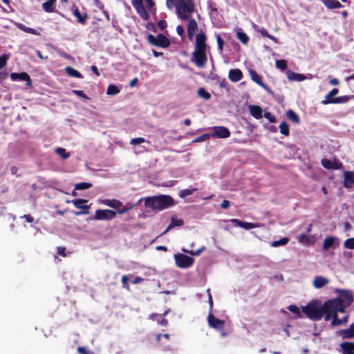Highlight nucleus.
I'll use <instances>...</instances> for the list:
<instances>
[{
  "label": "nucleus",
  "instance_id": "f3484780",
  "mask_svg": "<svg viewBox=\"0 0 354 354\" xmlns=\"http://www.w3.org/2000/svg\"><path fill=\"white\" fill-rule=\"evenodd\" d=\"M183 225H184V221L182 219H178V218H175L174 216H172L171 218L170 224L168 225V227L166 228V230L162 234H160L159 236H157V238L167 234L170 230H171L174 227H181Z\"/></svg>",
  "mask_w": 354,
  "mask_h": 354
},
{
  "label": "nucleus",
  "instance_id": "bb28decb",
  "mask_svg": "<svg viewBox=\"0 0 354 354\" xmlns=\"http://www.w3.org/2000/svg\"><path fill=\"white\" fill-rule=\"evenodd\" d=\"M339 92L337 88H333L325 97V99L322 101V104H333V100L335 97H333L336 95Z\"/></svg>",
  "mask_w": 354,
  "mask_h": 354
},
{
  "label": "nucleus",
  "instance_id": "6e6d98bb",
  "mask_svg": "<svg viewBox=\"0 0 354 354\" xmlns=\"http://www.w3.org/2000/svg\"><path fill=\"white\" fill-rule=\"evenodd\" d=\"M72 92L78 97H82L86 100L89 99V97L82 91L73 90Z\"/></svg>",
  "mask_w": 354,
  "mask_h": 354
},
{
  "label": "nucleus",
  "instance_id": "09e8293b",
  "mask_svg": "<svg viewBox=\"0 0 354 354\" xmlns=\"http://www.w3.org/2000/svg\"><path fill=\"white\" fill-rule=\"evenodd\" d=\"M210 138V135L209 133H204L203 135H201L200 136L197 137L194 140V142H203V141H205V140H207L208 139H209Z\"/></svg>",
  "mask_w": 354,
  "mask_h": 354
},
{
  "label": "nucleus",
  "instance_id": "6ab92c4d",
  "mask_svg": "<svg viewBox=\"0 0 354 354\" xmlns=\"http://www.w3.org/2000/svg\"><path fill=\"white\" fill-rule=\"evenodd\" d=\"M337 334L342 336L343 339H350L354 337V323H353L349 328L340 330L337 332Z\"/></svg>",
  "mask_w": 354,
  "mask_h": 354
},
{
  "label": "nucleus",
  "instance_id": "052dcab7",
  "mask_svg": "<svg viewBox=\"0 0 354 354\" xmlns=\"http://www.w3.org/2000/svg\"><path fill=\"white\" fill-rule=\"evenodd\" d=\"M176 0H167L166 1V5L169 8L171 9L173 6H175L176 8Z\"/></svg>",
  "mask_w": 354,
  "mask_h": 354
},
{
  "label": "nucleus",
  "instance_id": "ea45409f",
  "mask_svg": "<svg viewBox=\"0 0 354 354\" xmlns=\"http://www.w3.org/2000/svg\"><path fill=\"white\" fill-rule=\"evenodd\" d=\"M18 27L19 28V29H21V30L26 32H28V33H30V34H32V35H39V32H38L36 30L32 28H29V27H26V26H24V24H19Z\"/></svg>",
  "mask_w": 354,
  "mask_h": 354
},
{
  "label": "nucleus",
  "instance_id": "37998d69",
  "mask_svg": "<svg viewBox=\"0 0 354 354\" xmlns=\"http://www.w3.org/2000/svg\"><path fill=\"white\" fill-rule=\"evenodd\" d=\"M55 152L57 154L59 155L63 158V159H67L70 157V153L66 151L65 149L62 147H57L55 149Z\"/></svg>",
  "mask_w": 354,
  "mask_h": 354
},
{
  "label": "nucleus",
  "instance_id": "13d9d810",
  "mask_svg": "<svg viewBox=\"0 0 354 354\" xmlns=\"http://www.w3.org/2000/svg\"><path fill=\"white\" fill-rule=\"evenodd\" d=\"M264 117L272 123L275 122V121H276L275 117L274 115H272V113L270 112H266L264 113Z\"/></svg>",
  "mask_w": 354,
  "mask_h": 354
},
{
  "label": "nucleus",
  "instance_id": "680f3d73",
  "mask_svg": "<svg viewBox=\"0 0 354 354\" xmlns=\"http://www.w3.org/2000/svg\"><path fill=\"white\" fill-rule=\"evenodd\" d=\"M21 218H24L28 223H32L34 221V218L30 214H24L21 216Z\"/></svg>",
  "mask_w": 354,
  "mask_h": 354
},
{
  "label": "nucleus",
  "instance_id": "338daca9",
  "mask_svg": "<svg viewBox=\"0 0 354 354\" xmlns=\"http://www.w3.org/2000/svg\"><path fill=\"white\" fill-rule=\"evenodd\" d=\"M8 57L6 55L0 57V66H5L7 62Z\"/></svg>",
  "mask_w": 354,
  "mask_h": 354
},
{
  "label": "nucleus",
  "instance_id": "6e6552de",
  "mask_svg": "<svg viewBox=\"0 0 354 354\" xmlns=\"http://www.w3.org/2000/svg\"><path fill=\"white\" fill-rule=\"evenodd\" d=\"M207 323L209 327L221 332L222 337H226L227 333L224 330L225 321L216 317L212 313L207 316Z\"/></svg>",
  "mask_w": 354,
  "mask_h": 354
},
{
  "label": "nucleus",
  "instance_id": "412c9836",
  "mask_svg": "<svg viewBox=\"0 0 354 354\" xmlns=\"http://www.w3.org/2000/svg\"><path fill=\"white\" fill-rule=\"evenodd\" d=\"M286 76L290 81L301 82L306 79L303 74L296 73L290 70L286 71Z\"/></svg>",
  "mask_w": 354,
  "mask_h": 354
},
{
  "label": "nucleus",
  "instance_id": "aec40b11",
  "mask_svg": "<svg viewBox=\"0 0 354 354\" xmlns=\"http://www.w3.org/2000/svg\"><path fill=\"white\" fill-rule=\"evenodd\" d=\"M231 222L245 230L253 229L259 226L257 223L245 222L236 218L232 219Z\"/></svg>",
  "mask_w": 354,
  "mask_h": 354
},
{
  "label": "nucleus",
  "instance_id": "7c9ffc66",
  "mask_svg": "<svg viewBox=\"0 0 354 354\" xmlns=\"http://www.w3.org/2000/svg\"><path fill=\"white\" fill-rule=\"evenodd\" d=\"M170 42L169 39L163 35L159 34L157 36L156 46L161 47H167Z\"/></svg>",
  "mask_w": 354,
  "mask_h": 354
},
{
  "label": "nucleus",
  "instance_id": "4c0bfd02",
  "mask_svg": "<svg viewBox=\"0 0 354 354\" xmlns=\"http://www.w3.org/2000/svg\"><path fill=\"white\" fill-rule=\"evenodd\" d=\"M120 93L118 87L114 84H110L106 90V94L108 95H115Z\"/></svg>",
  "mask_w": 354,
  "mask_h": 354
},
{
  "label": "nucleus",
  "instance_id": "4468645a",
  "mask_svg": "<svg viewBox=\"0 0 354 354\" xmlns=\"http://www.w3.org/2000/svg\"><path fill=\"white\" fill-rule=\"evenodd\" d=\"M230 130L223 126H217L213 127L212 136L218 138H227L230 136Z\"/></svg>",
  "mask_w": 354,
  "mask_h": 354
},
{
  "label": "nucleus",
  "instance_id": "423d86ee",
  "mask_svg": "<svg viewBox=\"0 0 354 354\" xmlns=\"http://www.w3.org/2000/svg\"><path fill=\"white\" fill-rule=\"evenodd\" d=\"M142 201V198H140L138 203L135 205H123L122 203L118 200H109L106 199L102 201V203L106 206H109L110 207L116 209L117 211L115 212L122 214L127 211L131 209L133 207L138 205L141 201Z\"/></svg>",
  "mask_w": 354,
  "mask_h": 354
},
{
  "label": "nucleus",
  "instance_id": "f8f14e48",
  "mask_svg": "<svg viewBox=\"0 0 354 354\" xmlns=\"http://www.w3.org/2000/svg\"><path fill=\"white\" fill-rule=\"evenodd\" d=\"M339 312L335 313H329L328 315H326L324 317L325 321H329L332 319L331 321V325L333 326H340L342 324H346L348 322V315H345L343 318L339 319L337 317V313Z\"/></svg>",
  "mask_w": 354,
  "mask_h": 354
},
{
  "label": "nucleus",
  "instance_id": "a18cd8bd",
  "mask_svg": "<svg viewBox=\"0 0 354 354\" xmlns=\"http://www.w3.org/2000/svg\"><path fill=\"white\" fill-rule=\"evenodd\" d=\"M197 190L196 188H192V189H185L180 191L179 196L181 198H184L188 195L192 194L194 192Z\"/></svg>",
  "mask_w": 354,
  "mask_h": 354
},
{
  "label": "nucleus",
  "instance_id": "c9c22d12",
  "mask_svg": "<svg viewBox=\"0 0 354 354\" xmlns=\"http://www.w3.org/2000/svg\"><path fill=\"white\" fill-rule=\"evenodd\" d=\"M297 240L300 243H303L310 244L313 243L312 238L304 233H302L300 235H299L297 237Z\"/></svg>",
  "mask_w": 354,
  "mask_h": 354
},
{
  "label": "nucleus",
  "instance_id": "58836bf2",
  "mask_svg": "<svg viewBox=\"0 0 354 354\" xmlns=\"http://www.w3.org/2000/svg\"><path fill=\"white\" fill-rule=\"evenodd\" d=\"M197 94L200 97L203 98L205 100H208L211 98L210 93L207 92L203 88H200L197 91Z\"/></svg>",
  "mask_w": 354,
  "mask_h": 354
},
{
  "label": "nucleus",
  "instance_id": "a211bd4d",
  "mask_svg": "<svg viewBox=\"0 0 354 354\" xmlns=\"http://www.w3.org/2000/svg\"><path fill=\"white\" fill-rule=\"evenodd\" d=\"M344 187L346 189L351 188L352 184L354 183V171H344Z\"/></svg>",
  "mask_w": 354,
  "mask_h": 354
},
{
  "label": "nucleus",
  "instance_id": "de8ad7c7",
  "mask_svg": "<svg viewBox=\"0 0 354 354\" xmlns=\"http://www.w3.org/2000/svg\"><path fill=\"white\" fill-rule=\"evenodd\" d=\"M344 245L346 248L354 250V238L346 239L344 243Z\"/></svg>",
  "mask_w": 354,
  "mask_h": 354
},
{
  "label": "nucleus",
  "instance_id": "9d476101",
  "mask_svg": "<svg viewBox=\"0 0 354 354\" xmlns=\"http://www.w3.org/2000/svg\"><path fill=\"white\" fill-rule=\"evenodd\" d=\"M116 216V212L111 209H97L93 217V220L97 221H111Z\"/></svg>",
  "mask_w": 354,
  "mask_h": 354
},
{
  "label": "nucleus",
  "instance_id": "f03ea898",
  "mask_svg": "<svg viewBox=\"0 0 354 354\" xmlns=\"http://www.w3.org/2000/svg\"><path fill=\"white\" fill-rule=\"evenodd\" d=\"M145 207L153 211H162L175 204L174 198L169 195H159L146 197Z\"/></svg>",
  "mask_w": 354,
  "mask_h": 354
},
{
  "label": "nucleus",
  "instance_id": "473e14b6",
  "mask_svg": "<svg viewBox=\"0 0 354 354\" xmlns=\"http://www.w3.org/2000/svg\"><path fill=\"white\" fill-rule=\"evenodd\" d=\"M287 118L292 121L295 124L300 122V119L297 114L292 110L290 109L286 112Z\"/></svg>",
  "mask_w": 354,
  "mask_h": 354
},
{
  "label": "nucleus",
  "instance_id": "8fccbe9b",
  "mask_svg": "<svg viewBox=\"0 0 354 354\" xmlns=\"http://www.w3.org/2000/svg\"><path fill=\"white\" fill-rule=\"evenodd\" d=\"M288 309L292 313H295V315H297L298 317H301V313H300V310L299 309V308L297 306H296L295 305H290L288 307Z\"/></svg>",
  "mask_w": 354,
  "mask_h": 354
},
{
  "label": "nucleus",
  "instance_id": "dca6fc26",
  "mask_svg": "<svg viewBox=\"0 0 354 354\" xmlns=\"http://www.w3.org/2000/svg\"><path fill=\"white\" fill-rule=\"evenodd\" d=\"M10 78L13 81H25L26 82V85L28 86H30L32 85V82L30 76L25 72H22L20 73H12L10 74Z\"/></svg>",
  "mask_w": 354,
  "mask_h": 354
},
{
  "label": "nucleus",
  "instance_id": "5fc2aeb1",
  "mask_svg": "<svg viewBox=\"0 0 354 354\" xmlns=\"http://www.w3.org/2000/svg\"><path fill=\"white\" fill-rule=\"evenodd\" d=\"M77 351L80 354H93V351H88L84 346H78Z\"/></svg>",
  "mask_w": 354,
  "mask_h": 354
},
{
  "label": "nucleus",
  "instance_id": "9b49d317",
  "mask_svg": "<svg viewBox=\"0 0 354 354\" xmlns=\"http://www.w3.org/2000/svg\"><path fill=\"white\" fill-rule=\"evenodd\" d=\"M88 202L86 199H76L71 201L75 207L81 209V211L75 212L74 214L75 216H80L83 214H88L89 213L88 209H90V205H84Z\"/></svg>",
  "mask_w": 354,
  "mask_h": 354
},
{
  "label": "nucleus",
  "instance_id": "69168bd1",
  "mask_svg": "<svg viewBox=\"0 0 354 354\" xmlns=\"http://www.w3.org/2000/svg\"><path fill=\"white\" fill-rule=\"evenodd\" d=\"M277 67L279 66H287V62L284 59H279L276 62V66Z\"/></svg>",
  "mask_w": 354,
  "mask_h": 354
},
{
  "label": "nucleus",
  "instance_id": "79ce46f5",
  "mask_svg": "<svg viewBox=\"0 0 354 354\" xmlns=\"http://www.w3.org/2000/svg\"><path fill=\"white\" fill-rule=\"evenodd\" d=\"M65 69H66L67 74L69 76L77 77V78L82 77L81 73L79 71H77V70H75L73 68H65Z\"/></svg>",
  "mask_w": 354,
  "mask_h": 354
},
{
  "label": "nucleus",
  "instance_id": "864d4df0",
  "mask_svg": "<svg viewBox=\"0 0 354 354\" xmlns=\"http://www.w3.org/2000/svg\"><path fill=\"white\" fill-rule=\"evenodd\" d=\"M128 280H129V278L127 275H123L122 277L121 282H122V287L124 288L127 289V290H129V285L128 283Z\"/></svg>",
  "mask_w": 354,
  "mask_h": 354
},
{
  "label": "nucleus",
  "instance_id": "f257e3e1",
  "mask_svg": "<svg viewBox=\"0 0 354 354\" xmlns=\"http://www.w3.org/2000/svg\"><path fill=\"white\" fill-rule=\"evenodd\" d=\"M335 292L338 296L333 299L325 301L326 308H330V312L344 313L345 308L350 306L353 301V292L350 290L336 288Z\"/></svg>",
  "mask_w": 354,
  "mask_h": 354
},
{
  "label": "nucleus",
  "instance_id": "393cba45",
  "mask_svg": "<svg viewBox=\"0 0 354 354\" xmlns=\"http://www.w3.org/2000/svg\"><path fill=\"white\" fill-rule=\"evenodd\" d=\"M329 283V280L324 277H315L313 280V286L315 288H322Z\"/></svg>",
  "mask_w": 354,
  "mask_h": 354
},
{
  "label": "nucleus",
  "instance_id": "7ed1b4c3",
  "mask_svg": "<svg viewBox=\"0 0 354 354\" xmlns=\"http://www.w3.org/2000/svg\"><path fill=\"white\" fill-rule=\"evenodd\" d=\"M205 40L206 37L204 33H199L196 35V48L192 60L198 66H203L207 59L206 50L207 47Z\"/></svg>",
  "mask_w": 354,
  "mask_h": 354
},
{
  "label": "nucleus",
  "instance_id": "4d7b16f0",
  "mask_svg": "<svg viewBox=\"0 0 354 354\" xmlns=\"http://www.w3.org/2000/svg\"><path fill=\"white\" fill-rule=\"evenodd\" d=\"M57 253L63 257H66L67 256L66 253V248L65 247H62V246L57 247Z\"/></svg>",
  "mask_w": 354,
  "mask_h": 354
},
{
  "label": "nucleus",
  "instance_id": "5701e85b",
  "mask_svg": "<svg viewBox=\"0 0 354 354\" xmlns=\"http://www.w3.org/2000/svg\"><path fill=\"white\" fill-rule=\"evenodd\" d=\"M198 25L194 19H189L187 26V35L189 39H192L196 33Z\"/></svg>",
  "mask_w": 354,
  "mask_h": 354
},
{
  "label": "nucleus",
  "instance_id": "0eeeda50",
  "mask_svg": "<svg viewBox=\"0 0 354 354\" xmlns=\"http://www.w3.org/2000/svg\"><path fill=\"white\" fill-rule=\"evenodd\" d=\"M145 2L149 8H151L154 5L153 0H145ZM131 3L134 8L136 10L137 12L143 19H148L149 14L144 7L143 0H131Z\"/></svg>",
  "mask_w": 354,
  "mask_h": 354
},
{
  "label": "nucleus",
  "instance_id": "bf43d9fd",
  "mask_svg": "<svg viewBox=\"0 0 354 354\" xmlns=\"http://www.w3.org/2000/svg\"><path fill=\"white\" fill-rule=\"evenodd\" d=\"M216 41L218 44V47L220 51L223 50V41L219 35H216Z\"/></svg>",
  "mask_w": 354,
  "mask_h": 354
},
{
  "label": "nucleus",
  "instance_id": "c85d7f7f",
  "mask_svg": "<svg viewBox=\"0 0 354 354\" xmlns=\"http://www.w3.org/2000/svg\"><path fill=\"white\" fill-rule=\"evenodd\" d=\"M253 28L255 30V31L260 32L262 36L266 37L272 39L275 43L278 42L277 38H275L274 37L270 35L265 28H260L256 24H253Z\"/></svg>",
  "mask_w": 354,
  "mask_h": 354
},
{
  "label": "nucleus",
  "instance_id": "e2e57ef3",
  "mask_svg": "<svg viewBox=\"0 0 354 354\" xmlns=\"http://www.w3.org/2000/svg\"><path fill=\"white\" fill-rule=\"evenodd\" d=\"M148 41L151 44L156 46L157 37H155L152 35H148Z\"/></svg>",
  "mask_w": 354,
  "mask_h": 354
},
{
  "label": "nucleus",
  "instance_id": "c756f323",
  "mask_svg": "<svg viewBox=\"0 0 354 354\" xmlns=\"http://www.w3.org/2000/svg\"><path fill=\"white\" fill-rule=\"evenodd\" d=\"M56 0H48L42 3V8L46 12H52L54 11Z\"/></svg>",
  "mask_w": 354,
  "mask_h": 354
},
{
  "label": "nucleus",
  "instance_id": "1a4fd4ad",
  "mask_svg": "<svg viewBox=\"0 0 354 354\" xmlns=\"http://www.w3.org/2000/svg\"><path fill=\"white\" fill-rule=\"evenodd\" d=\"M174 259L176 266L180 268H190L194 263V258L181 253L176 254Z\"/></svg>",
  "mask_w": 354,
  "mask_h": 354
},
{
  "label": "nucleus",
  "instance_id": "3c124183",
  "mask_svg": "<svg viewBox=\"0 0 354 354\" xmlns=\"http://www.w3.org/2000/svg\"><path fill=\"white\" fill-rule=\"evenodd\" d=\"M169 310H167L165 311L162 314L152 313L150 315V319L152 320H157L158 322L159 319L158 318L165 316L169 313Z\"/></svg>",
  "mask_w": 354,
  "mask_h": 354
},
{
  "label": "nucleus",
  "instance_id": "b1692460",
  "mask_svg": "<svg viewBox=\"0 0 354 354\" xmlns=\"http://www.w3.org/2000/svg\"><path fill=\"white\" fill-rule=\"evenodd\" d=\"M229 79L233 82H236L241 80L243 77V73L242 72L238 69H232L229 71Z\"/></svg>",
  "mask_w": 354,
  "mask_h": 354
},
{
  "label": "nucleus",
  "instance_id": "4be33fe9",
  "mask_svg": "<svg viewBox=\"0 0 354 354\" xmlns=\"http://www.w3.org/2000/svg\"><path fill=\"white\" fill-rule=\"evenodd\" d=\"M342 354H354V342H344L340 344Z\"/></svg>",
  "mask_w": 354,
  "mask_h": 354
},
{
  "label": "nucleus",
  "instance_id": "774afa93",
  "mask_svg": "<svg viewBox=\"0 0 354 354\" xmlns=\"http://www.w3.org/2000/svg\"><path fill=\"white\" fill-rule=\"evenodd\" d=\"M144 281V279L141 277H136L135 279L132 281L133 284H137L142 282Z\"/></svg>",
  "mask_w": 354,
  "mask_h": 354
},
{
  "label": "nucleus",
  "instance_id": "603ef678",
  "mask_svg": "<svg viewBox=\"0 0 354 354\" xmlns=\"http://www.w3.org/2000/svg\"><path fill=\"white\" fill-rule=\"evenodd\" d=\"M145 142V139L141 137L133 138L130 141V144L133 145H140L141 143H144Z\"/></svg>",
  "mask_w": 354,
  "mask_h": 354
},
{
  "label": "nucleus",
  "instance_id": "49530a36",
  "mask_svg": "<svg viewBox=\"0 0 354 354\" xmlns=\"http://www.w3.org/2000/svg\"><path fill=\"white\" fill-rule=\"evenodd\" d=\"M74 15L75 17L77 18L78 21L81 24H84L85 22V20L87 17L86 15H84V16L81 15L80 12L77 9H75L73 12Z\"/></svg>",
  "mask_w": 354,
  "mask_h": 354
},
{
  "label": "nucleus",
  "instance_id": "c03bdc74",
  "mask_svg": "<svg viewBox=\"0 0 354 354\" xmlns=\"http://www.w3.org/2000/svg\"><path fill=\"white\" fill-rule=\"evenodd\" d=\"M92 186V185L89 183L82 182L80 183H77L75 185V189L78 190H83V189H87L90 188Z\"/></svg>",
  "mask_w": 354,
  "mask_h": 354
},
{
  "label": "nucleus",
  "instance_id": "0e129e2a",
  "mask_svg": "<svg viewBox=\"0 0 354 354\" xmlns=\"http://www.w3.org/2000/svg\"><path fill=\"white\" fill-rule=\"evenodd\" d=\"M230 207V203L227 200H223V202L221 204V207L223 209H227Z\"/></svg>",
  "mask_w": 354,
  "mask_h": 354
},
{
  "label": "nucleus",
  "instance_id": "20e7f679",
  "mask_svg": "<svg viewBox=\"0 0 354 354\" xmlns=\"http://www.w3.org/2000/svg\"><path fill=\"white\" fill-rule=\"evenodd\" d=\"M302 312L312 320H320L322 317L330 313V308H326L325 302L320 306L316 301H313L308 304L306 306H302Z\"/></svg>",
  "mask_w": 354,
  "mask_h": 354
},
{
  "label": "nucleus",
  "instance_id": "72a5a7b5",
  "mask_svg": "<svg viewBox=\"0 0 354 354\" xmlns=\"http://www.w3.org/2000/svg\"><path fill=\"white\" fill-rule=\"evenodd\" d=\"M279 131L281 134L288 136L290 134L289 125L286 122H282L279 124Z\"/></svg>",
  "mask_w": 354,
  "mask_h": 354
},
{
  "label": "nucleus",
  "instance_id": "ddd939ff",
  "mask_svg": "<svg viewBox=\"0 0 354 354\" xmlns=\"http://www.w3.org/2000/svg\"><path fill=\"white\" fill-rule=\"evenodd\" d=\"M321 164L323 167L326 169H343V164L338 159L335 158L331 161L326 158H323L321 160Z\"/></svg>",
  "mask_w": 354,
  "mask_h": 354
},
{
  "label": "nucleus",
  "instance_id": "cd10ccee",
  "mask_svg": "<svg viewBox=\"0 0 354 354\" xmlns=\"http://www.w3.org/2000/svg\"><path fill=\"white\" fill-rule=\"evenodd\" d=\"M322 3L328 9L341 8L342 5L337 0H322Z\"/></svg>",
  "mask_w": 354,
  "mask_h": 354
},
{
  "label": "nucleus",
  "instance_id": "f704fd0d",
  "mask_svg": "<svg viewBox=\"0 0 354 354\" xmlns=\"http://www.w3.org/2000/svg\"><path fill=\"white\" fill-rule=\"evenodd\" d=\"M354 98V96L349 95H344L335 97L334 100H333V104H340V103H346L349 100Z\"/></svg>",
  "mask_w": 354,
  "mask_h": 354
},
{
  "label": "nucleus",
  "instance_id": "2eb2a0df",
  "mask_svg": "<svg viewBox=\"0 0 354 354\" xmlns=\"http://www.w3.org/2000/svg\"><path fill=\"white\" fill-rule=\"evenodd\" d=\"M250 77L252 81L262 87L266 91H267L270 94H272L273 92L271 88L266 85L261 80V77L258 75V73L252 69L250 70Z\"/></svg>",
  "mask_w": 354,
  "mask_h": 354
},
{
  "label": "nucleus",
  "instance_id": "a19ab883",
  "mask_svg": "<svg viewBox=\"0 0 354 354\" xmlns=\"http://www.w3.org/2000/svg\"><path fill=\"white\" fill-rule=\"evenodd\" d=\"M289 241V239L288 237H283L281 239L278 241H274L271 243V245L272 247H279L280 245H286Z\"/></svg>",
  "mask_w": 354,
  "mask_h": 354
},
{
  "label": "nucleus",
  "instance_id": "39448f33",
  "mask_svg": "<svg viewBox=\"0 0 354 354\" xmlns=\"http://www.w3.org/2000/svg\"><path fill=\"white\" fill-rule=\"evenodd\" d=\"M176 14L182 20L189 19L194 10V5L192 0H176Z\"/></svg>",
  "mask_w": 354,
  "mask_h": 354
},
{
  "label": "nucleus",
  "instance_id": "e433bc0d",
  "mask_svg": "<svg viewBox=\"0 0 354 354\" xmlns=\"http://www.w3.org/2000/svg\"><path fill=\"white\" fill-rule=\"evenodd\" d=\"M236 37L239 39V41L244 44H246L248 42L249 37L245 32L241 31V30H239L236 32Z\"/></svg>",
  "mask_w": 354,
  "mask_h": 354
},
{
  "label": "nucleus",
  "instance_id": "a878e982",
  "mask_svg": "<svg viewBox=\"0 0 354 354\" xmlns=\"http://www.w3.org/2000/svg\"><path fill=\"white\" fill-rule=\"evenodd\" d=\"M250 114L256 119L262 118V109L258 105H250L249 106Z\"/></svg>",
  "mask_w": 354,
  "mask_h": 354
},
{
  "label": "nucleus",
  "instance_id": "2f4dec72",
  "mask_svg": "<svg viewBox=\"0 0 354 354\" xmlns=\"http://www.w3.org/2000/svg\"><path fill=\"white\" fill-rule=\"evenodd\" d=\"M336 238L334 236H327L323 243V249L328 250L330 248L333 247L335 244Z\"/></svg>",
  "mask_w": 354,
  "mask_h": 354
}]
</instances>
